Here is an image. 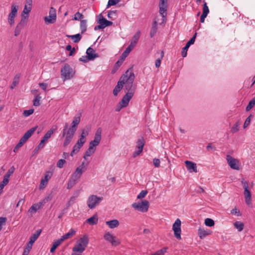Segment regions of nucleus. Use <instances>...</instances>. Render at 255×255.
<instances>
[{
  "mask_svg": "<svg viewBox=\"0 0 255 255\" xmlns=\"http://www.w3.org/2000/svg\"><path fill=\"white\" fill-rule=\"evenodd\" d=\"M134 78V74L131 69H128L120 78L123 87L125 86L127 91V93H131L132 95H133L135 90V87L133 85Z\"/></svg>",
  "mask_w": 255,
  "mask_h": 255,
  "instance_id": "1",
  "label": "nucleus"
},
{
  "mask_svg": "<svg viewBox=\"0 0 255 255\" xmlns=\"http://www.w3.org/2000/svg\"><path fill=\"white\" fill-rule=\"evenodd\" d=\"M88 235H85L76 241L72 249L71 255H82L89 244Z\"/></svg>",
  "mask_w": 255,
  "mask_h": 255,
  "instance_id": "2",
  "label": "nucleus"
},
{
  "mask_svg": "<svg viewBox=\"0 0 255 255\" xmlns=\"http://www.w3.org/2000/svg\"><path fill=\"white\" fill-rule=\"evenodd\" d=\"M75 74L74 70L68 64H65L61 69V75L64 80H67L72 78Z\"/></svg>",
  "mask_w": 255,
  "mask_h": 255,
  "instance_id": "3",
  "label": "nucleus"
},
{
  "mask_svg": "<svg viewBox=\"0 0 255 255\" xmlns=\"http://www.w3.org/2000/svg\"><path fill=\"white\" fill-rule=\"evenodd\" d=\"M102 200L103 197L91 195L88 198L87 204L89 209H93L99 206Z\"/></svg>",
  "mask_w": 255,
  "mask_h": 255,
  "instance_id": "4",
  "label": "nucleus"
},
{
  "mask_svg": "<svg viewBox=\"0 0 255 255\" xmlns=\"http://www.w3.org/2000/svg\"><path fill=\"white\" fill-rule=\"evenodd\" d=\"M131 206L134 209L144 213L148 211L149 203L147 200H142L141 202L133 203L131 205Z\"/></svg>",
  "mask_w": 255,
  "mask_h": 255,
  "instance_id": "5",
  "label": "nucleus"
},
{
  "mask_svg": "<svg viewBox=\"0 0 255 255\" xmlns=\"http://www.w3.org/2000/svg\"><path fill=\"white\" fill-rule=\"evenodd\" d=\"M102 128H99L97 129L95 132L94 139L89 143V147L96 149V146H98L102 139Z\"/></svg>",
  "mask_w": 255,
  "mask_h": 255,
  "instance_id": "6",
  "label": "nucleus"
},
{
  "mask_svg": "<svg viewBox=\"0 0 255 255\" xmlns=\"http://www.w3.org/2000/svg\"><path fill=\"white\" fill-rule=\"evenodd\" d=\"M241 182L244 189V194L245 196L246 203L248 205H250L252 204L251 193L249 190L248 182L247 181L245 180L244 179H242Z\"/></svg>",
  "mask_w": 255,
  "mask_h": 255,
  "instance_id": "7",
  "label": "nucleus"
},
{
  "mask_svg": "<svg viewBox=\"0 0 255 255\" xmlns=\"http://www.w3.org/2000/svg\"><path fill=\"white\" fill-rule=\"evenodd\" d=\"M18 6L13 4L11 6V11L8 15V22L11 25L14 24V18L17 15Z\"/></svg>",
  "mask_w": 255,
  "mask_h": 255,
  "instance_id": "8",
  "label": "nucleus"
},
{
  "mask_svg": "<svg viewBox=\"0 0 255 255\" xmlns=\"http://www.w3.org/2000/svg\"><path fill=\"white\" fill-rule=\"evenodd\" d=\"M227 162L230 167L233 169L239 170L240 169V161L237 159L233 158L230 155H227L226 156Z\"/></svg>",
  "mask_w": 255,
  "mask_h": 255,
  "instance_id": "9",
  "label": "nucleus"
},
{
  "mask_svg": "<svg viewBox=\"0 0 255 255\" xmlns=\"http://www.w3.org/2000/svg\"><path fill=\"white\" fill-rule=\"evenodd\" d=\"M56 19V9L53 7L50 9L49 15L44 17L45 22L46 23H54Z\"/></svg>",
  "mask_w": 255,
  "mask_h": 255,
  "instance_id": "10",
  "label": "nucleus"
},
{
  "mask_svg": "<svg viewBox=\"0 0 255 255\" xmlns=\"http://www.w3.org/2000/svg\"><path fill=\"white\" fill-rule=\"evenodd\" d=\"M172 229L175 237L179 240L181 239V221L177 219L173 225Z\"/></svg>",
  "mask_w": 255,
  "mask_h": 255,
  "instance_id": "11",
  "label": "nucleus"
},
{
  "mask_svg": "<svg viewBox=\"0 0 255 255\" xmlns=\"http://www.w3.org/2000/svg\"><path fill=\"white\" fill-rule=\"evenodd\" d=\"M81 176L74 172L71 175L67 184V189H70L72 188L79 180Z\"/></svg>",
  "mask_w": 255,
  "mask_h": 255,
  "instance_id": "12",
  "label": "nucleus"
},
{
  "mask_svg": "<svg viewBox=\"0 0 255 255\" xmlns=\"http://www.w3.org/2000/svg\"><path fill=\"white\" fill-rule=\"evenodd\" d=\"M104 238L106 241L111 243L113 246H117L120 244V241L117 240L116 237L110 232L106 233L104 236Z\"/></svg>",
  "mask_w": 255,
  "mask_h": 255,
  "instance_id": "13",
  "label": "nucleus"
},
{
  "mask_svg": "<svg viewBox=\"0 0 255 255\" xmlns=\"http://www.w3.org/2000/svg\"><path fill=\"white\" fill-rule=\"evenodd\" d=\"M32 5V0H26L25 4L24 5V9L22 12V18L25 20L28 17V16H24V14L28 15L31 11Z\"/></svg>",
  "mask_w": 255,
  "mask_h": 255,
  "instance_id": "14",
  "label": "nucleus"
},
{
  "mask_svg": "<svg viewBox=\"0 0 255 255\" xmlns=\"http://www.w3.org/2000/svg\"><path fill=\"white\" fill-rule=\"evenodd\" d=\"M159 13L163 17H165L167 14V0H160Z\"/></svg>",
  "mask_w": 255,
  "mask_h": 255,
  "instance_id": "15",
  "label": "nucleus"
},
{
  "mask_svg": "<svg viewBox=\"0 0 255 255\" xmlns=\"http://www.w3.org/2000/svg\"><path fill=\"white\" fill-rule=\"evenodd\" d=\"M86 141V140H83L80 138L78 140L77 143L73 146V150L71 152V155L72 156L79 151L80 149L83 146Z\"/></svg>",
  "mask_w": 255,
  "mask_h": 255,
  "instance_id": "16",
  "label": "nucleus"
},
{
  "mask_svg": "<svg viewBox=\"0 0 255 255\" xmlns=\"http://www.w3.org/2000/svg\"><path fill=\"white\" fill-rule=\"evenodd\" d=\"M197 33H196L187 42L186 45L183 48L182 51V56L185 57L187 56V50L191 44H194L195 41Z\"/></svg>",
  "mask_w": 255,
  "mask_h": 255,
  "instance_id": "17",
  "label": "nucleus"
},
{
  "mask_svg": "<svg viewBox=\"0 0 255 255\" xmlns=\"http://www.w3.org/2000/svg\"><path fill=\"white\" fill-rule=\"evenodd\" d=\"M140 32L139 31H137L132 37L130 43L128 45V47L130 48L131 49H133L134 47L136 46L137 41H138L140 37Z\"/></svg>",
  "mask_w": 255,
  "mask_h": 255,
  "instance_id": "18",
  "label": "nucleus"
},
{
  "mask_svg": "<svg viewBox=\"0 0 255 255\" xmlns=\"http://www.w3.org/2000/svg\"><path fill=\"white\" fill-rule=\"evenodd\" d=\"M98 17L99 19L98 20L97 22L99 24H101L104 28L106 26L112 25L113 22L107 20L106 18H104L101 14L99 15Z\"/></svg>",
  "mask_w": 255,
  "mask_h": 255,
  "instance_id": "19",
  "label": "nucleus"
},
{
  "mask_svg": "<svg viewBox=\"0 0 255 255\" xmlns=\"http://www.w3.org/2000/svg\"><path fill=\"white\" fill-rule=\"evenodd\" d=\"M88 164V163L83 162L80 165L77 167L74 172L81 176L82 174L86 170Z\"/></svg>",
  "mask_w": 255,
  "mask_h": 255,
  "instance_id": "20",
  "label": "nucleus"
},
{
  "mask_svg": "<svg viewBox=\"0 0 255 255\" xmlns=\"http://www.w3.org/2000/svg\"><path fill=\"white\" fill-rule=\"evenodd\" d=\"M37 128V127H33L28 130L21 138V140L25 142L28 138L33 134Z\"/></svg>",
  "mask_w": 255,
  "mask_h": 255,
  "instance_id": "21",
  "label": "nucleus"
},
{
  "mask_svg": "<svg viewBox=\"0 0 255 255\" xmlns=\"http://www.w3.org/2000/svg\"><path fill=\"white\" fill-rule=\"evenodd\" d=\"M186 168L187 170L190 172H197V166L196 164L188 160H186L185 162Z\"/></svg>",
  "mask_w": 255,
  "mask_h": 255,
  "instance_id": "22",
  "label": "nucleus"
},
{
  "mask_svg": "<svg viewBox=\"0 0 255 255\" xmlns=\"http://www.w3.org/2000/svg\"><path fill=\"white\" fill-rule=\"evenodd\" d=\"M133 95H131V93H126V94L123 97L122 101L120 103L125 107H126L128 105L129 102L132 98Z\"/></svg>",
  "mask_w": 255,
  "mask_h": 255,
  "instance_id": "23",
  "label": "nucleus"
},
{
  "mask_svg": "<svg viewBox=\"0 0 255 255\" xmlns=\"http://www.w3.org/2000/svg\"><path fill=\"white\" fill-rule=\"evenodd\" d=\"M26 23V20L22 18L21 20H20V22L17 25V26H16V27L15 28V31H14V32H15L14 35L15 36H17L19 34L21 29L23 27V26L25 25Z\"/></svg>",
  "mask_w": 255,
  "mask_h": 255,
  "instance_id": "24",
  "label": "nucleus"
},
{
  "mask_svg": "<svg viewBox=\"0 0 255 255\" xmlns=\"http://www.w3.org/2000/svg\"><path fill=\"white\" fill-rule=\"evenodd\" d=\"M43 205V203L42 202L34 204L29 208L28 212L31 214H33L35 213L36 211L39 209Z\"/></svg>",
  "mask_w": 255,
  "mask_h": 255,
  "instance_id": "25",
  "label": "nucleus"
},
{
  "mask_svg": "<svg viewBox=\"0 0 255 255\" xmlns=\"http://www.w3.org/2000/svg\"><path fill=\"white\" fill-rule=\"evenodd\" d=\"M75 234L76 231L74 229H71L67 233L61 236L60 240L63 242L64 241L71 238L72 237L75 235Z\"/></svg>",
  "mask_w": 255,
  "mask_h": 255,
  "instance_id": "26",
  "label": "nucleus"
},
{
  "mask_svg": "<svg viewBox=\"0 0 255 255\" xmlns=\"http://www.w3.org/2000/svg\"><path fill=\"white\" fill-rule=\"evenodd\" d=\"M86 54L91 60H94L95 58L98 57V54L95 53L94 50L91 47H89L87 49Z\"/></svg>",
  "mask_w": 255,
  "mask_h": 255,
  "instance_id": "27",
  "label": "nucleus"
},
{
  "mask_svg": "<svg viewBox=\"0 0 255 255\" xmlns=\"http://www.w3.org/2000/svg\"><path fill=\"white\" fill-rule=\"evenodd\" d=\"M76 131V130L71 128H69L68 130H66V129H63L62 136H67L73 138Z\"/></svg>",
  "mask_w": 255,
  "mask_h": 255,
  "instance_id": "28",
  "label": "nucleus"
},
{
  "mask_svg": "<svg viewBox=\"0 0 255 255\" xmlns=\"http://www.w3.org/2000/svg\"><path fill=\"white\" fill-rule=\"evenodd\" d=\"M106 224L110 228L114 229L119 226L120 223L118 220L114 219L111 221H106Z\"/></svg>",
  "mask_w": 255,
  "mask_h": 255,
  "instance_id": "29",
  "label": "nucleus"
},
{
  "mask_svg": "<svg viewBox=\"0 0 255 255\" xmlns=\"http://www.w3.org/2000/svg\"><path fill=\"white\" fill-rule=\"evenodd\" d=\"M98 217L97 214H95L92 217L87 219L86 222L90 225H94L97 224Z\"/></svg>",
  "mask_w": 255,
  "mask_h": 255,
  "instance_id": "30",
  "label": "nucleus"
},
{
  "mask_svg": "<svg viewBox=\"0 0 255 255\" xmlns=\"http://www.w3.org/2000/svg\"><path fill=\"white\" fill-rule=\"evenodd\" d=\"M57 127L56 126H53L44 135L43 138L46 140H48L53 132L57 129Z\"/></svg>",
  "mask_w": 255,
  "mask_h": 255,
  "instance_id": "31",
  "label": "nucleus"
},
{
  "mask_svg": "<svg viewBox=\"0 0 255 255\" xmlns=\"http://www.w3.org/2000/svg\"><path fill=\"white\" fill-rule=\"evenodd\" d=\"M80 117L79 116H75L74 118V120H73L71 126L70 127L76 130H77V126L80 123Z\"/></svg>",
  "mask_w": 255,
  "mask_h": 255,
  "instance_id": "32",
  "label": "nucleus"
},
{
  "mask_svg": "<svg viewBox=\"0 0 255 255\" xmlns=\"http://www.w3.org/2000/svg\"><path fill=\"white\" fill-rule=\"evenodd\" d=\"M198 233L200 238L201 239H204L211 234L210 231H206L202 228H199L198 230Z\"/></svg>",
  "mask_w": 255,
  "mask_h": 255,
  "instance_id": "33",
  "label": "nucleus"
},
{
  "mask_svg": "<svg viewBox=\"0 0 255 255\" xmlns=\"http://www.w3.org/2000/svg\"><path fill=\"white\" fill-rule=\"evenodd\" d=\"M41 231L42 230L41 229L37 230L36 232L30 237L29 242L34 243L40 236Z\"/></svg>",
  "mask_w": 255,
  "mask_h": 255,
  "instance_id": "34",
  "label": "nucleus"
},
{
  "mask_svg": "<svg viewBox=\"0 0 255 255\" xmlns=\"http://www.w3.org/2000/svg\"><path fill=\"white\" fill-rule=\"evenodd\" d=\"M123 86L122 84V80L120 79V80L118 82L117 85L115 87L114 90H113V94L115 96H117L119 92L122 89Z\"/></svg>",
  "mask_w": 255,
  "mask_h": 255,
  "instance_id": "35",
  "label": "nucleus"
},
{
  "mask_svg": "<svg viewBox=\"0 0 255 255\" xmlns=\"http://www.w3.org/2000/svg\"><path fill=\"white\" fill-rule=\"evenodd\" d=\"M20 77V74H17L14 76L13 81H12V84L11 85L10 87L11 89H14V87H16L18 85V84L19 83V82Z\"/></svg>",
  "mask_w": 255,
  "mask_h": 255,
  "instance_id": "36",
  "label": "nucleus"
},
{
  "mask_svg": "<svg viewBox=\"0 0 255 255\" xmlns=\"http://www.w3.org/2000/svg\"><path fill=\"white\" fill-rule=\"evenodd\" d=\"M145 141L143 137H141L139 138L136 142V148L140 149L143 150V146L144 145Z\"/></svg>",
  "mask_w": 255,
  "mask_h": 255,
  "instance_id": "37",
  "label": "nucleus"
},
{
  "mask_svg": "<svg viewBox=\"0 0 255 255\" xmlns=\"http://www.w3.org/2000/svg\"><path fill=\"white\" fill-rule=\"evenodd\" d=\"M67 36L70 38L74 43L79 42L82 38V35L79 33L75 35H67Z\"/></svg>",
  "mask_w": 255,
  "mask_h": 255,
  "instance_id": "38",
  "label": "nucleus"
},
{
  "mask_svg": "<svg viewBox=\"0 0 255 255\" xmlns=\"http://www.w3.org/2000/svg\"><path fill=\"white\" fill-rule=\"evenodd\" d=\"M62 242L60 241V239L59 240H56L55 241L53 245L50 249V252L52 253H53L55 252V250L56 248L60 246L62 244Z\"/></svg>",
  "mask_w": 255,
  "mask_h": 255,
  "instance_id": "39",
  "label": "nucleus"
},
{
  "mask_svg": "<svg viewBox=\"0 0 255 255\" xmlns=\"http://www.w3.org/2000/svg\"><path fill=\"white\" fill-rule=\"evenodd\" d=\"M87 21L86 19L81 20L80 22V29L81 33H84L87 30Z\"/></svg>",
  "mask_w": 255,
  "mask_h": 255,
  "instance_id": "40",
  "label": "nucleus"
},
{
  "mask_svg": "<svg viewBox=\"0 0 255 255\" xmlns=\"http://www.w3.org/2000/svg\"><path fill=\"white\" fill-rule=\"evenodd\" d=\"M157 54H160V56L156 60L155 63L156 67L158 68L160 66L161 61L164 56V52L163 51H161L160 52L159 51H157Z\"/></svg>",
  "mask_w": 255,
  "mask_h": 255,
  "instance_id": "41",
  "label": "nucleus"
},
{
  "mask_svg": "<svg viewBox=\"0 0 255 255\" xmlns=\"http://www.w3.org/2000/svg\"><path fill=\"white\" fill-rule=\"evenodd\" d=\"M157 29V22L155 21L152 24V26L151 27L150 32V35L151 37H152L155 35V33H156Z\"/></svg>",
  "mask_w": 255,
  "mask_h": 255,
  "instance_id": "42",
  "label": "nucleus"
},
{
  "mask_svg": "<svg viewBox=\"0 0 255 255\" xmlns=\"http://www.w3.org/2000/svg\"><path fill=\"white\" fill-rule=\"evenodd\" d=\"M234 225L235 227L238 230L239 232H241L244 227V224L240 221H236L234 223Z\"/></svg>",
  "mask_w": 255,
  "mask_h": 255,
  "instance_id": "43",
  "label": "nucleus"
},
{
  "mask_svg": "<svg viewBox=\"0 0 255 255\" xmlns=\"http://www.w3.org/2000/svg\"><path fill=\"white\" fill-rule=\"evenodd\" d=\"M9 180V179L3 177V180L0 183V194L1 193L4 187L8 183Z\"/></svg>",
  "mask_w": 255,
  "mask_h": 255,
  "instance_id": "44",
  "label": "nucleus"
},
{
  "mask_svg": "<svg viewBox=\"0 0 255 255\" xmlns=\"http://www.w3.org/2000/svg\"><path fill=\"white\" fill-rule=\"evenodd\" d=\"M95 149L89 146L88 149L87 150L84 154V156L83 157L84 158L86 159L87 157H89L91 155H92L95 152Z\"/></svg>",
  "mask_w": 255,
  "mask_h": 255,
  "instance_id": "45",
  "label": "nucleus"
},
{
  "mask_svg": "<svg viewBox=\"0 0 255 255\" xmlns=\"http://www.w3.org/2000/svg\"><path fill=\"white\" fill-rule=\"evenodd\" d=\"M89 129L88 128H85L82 130L80 139L86 140V137L89 134Z\"/></svg>",
  "mask_w": 255,
  "mask_h": 255,
  "instance_id": "46",
  "label": "nucleus"
},
{
  "mask_svg": "<svg viewBox=\"0 0 255 255\" xmlns=\"http://www.w3.org/2000/svg\"><path fill=\"white\" fill-rule=\"evenodd\" d=\"M62 137L64 138V142H63V146L66 147L71 142L73 137L67 136H62Z\"/></svg>",
  "mask_w": 255,
  "mask_h": 255,
  "instance_id": "47",
  "label": "nucleus"
},
{
  "mask_svg": "<svg viewBox=\"0 0 255 255\" xmlns=\"http://www.w3.org/2000/svg\"><path fill=\"white\" fill-rule=\"evenodd\" d=\"M241 123L239 121L237 122L236 124L232 128L231 131L232 133L237 132L239 130V127Z\"/></svg>",
  "mask_w": 255,
  "mask_h": 255,
  "instance_id": "48",
  "label": "nucleus"
},
{
  "mask_svg": "<svg viewBox=\"0 0 255 255\" xmlns=\"http://www.w3.org/2000/svg\"><path fill=\"white\" fill-rule=\"evenodd\" d=\"M15 171V168L13 166H11L8 170L6 174L4 175V177L5 178L9 179V177L14 173Z\"/></svg>",
  "mask_w": 255,
  "mask_h": 255,
  "instance_id": "49",
  "label": "nucleus"
},
{
  "mask_svg": "<svg viewBox=\"0 0 255 255\" xmlns=\"http://www.w3.org/2000/svg\"><path fill=\"white\" fill-rule=\"evenodd\" d=\"M167 250V248L164 247L159 250H158L155 253L151 255H164L165 253H166Z\"/></svg>",
  "mask_w": 255,
  "mask_h": 255,
  "instance_id": "50",
  "label": "nucleus"
},
{
  "mask_svg": "<svg viewBox=\"0 0 255 255\" xmlns=\"http://www.w3.org/2000/svg\"><path fill=\"white\" fill-rule=\"evenodd\" d=\"M255 98H253L252 100H251L248 105V106L246 107V111L247 112L250 111L252 108L255 106Z\"/></svg>",
  "mask_w": 255,
  "mask_h": 255,
  "instance_id": "51",
  "label": "nucleus"
},
{
  "mask_svg": "<svg viewBox=\"0 0 255 255\" xmlns=\"http://www.w3.org/2000/svg\"><path fill=\"white\" fill-rule=\"evenodd\" d=\"M214 221L212 219L207 218L205 220V224L207 226L212 227L214 225Z\"/></svg>",
  "mask_w": 255,
  "mask_h": 255,
  "instance_id": "52",
  "label": "nucleus"
},
{
  "mask_svg": "<svg viewBox=\"0 0 255 255\" xmlns=\"http://www.w3.org/2000/svg\"><path fill=\"white\" fill-rule=\"evenodd\" d=\"M40 99H41V97L39 95L35 96V98L33 100V105L34 106H39L40 104Z\"/></svg>",
  "mask_w": 255,
  "mask_h": 255,
  "instance_id": "53",
  "label": "nucleus"
},
{
  "mask_svg": "<svg viewBox=\"0 0 255 255\" xmlns=\"http://www.w3.org/2000/svg\"><path fill=\"white\" fill-rule=\"evenodd\" d=\"M84 17V15L80 13L79 12H77L75 15H74V16L73 18V20H79L80 19H81L82 18H83Z\"/></svg>",
  "mask_w": 255,
  "mask_h": 255,
  "instance_id": "54",
  "label": "nucleus"
},
{
  "mask_svg": "<svg viewBox=\"0 0 255 255\" xmlns=\"http://www.w3.org/2000/svg\"><path fill=\"white\" fill-rule=\"evenodd\" d=\"M120 1V0H109L107 8L111 6L115 5Z\"/></svg>",
  "mask_w": 255,
  "mask_h": 255,
  "instance_id": "55",
  "label": "nucleus"
},
{
  "mask_svg": "<svg viewBox=\"0 0 255 255\" xmlns=\"http://www.w3.org/2000/svg\"><path fill=\"white\" fill-rule=\"evenodd\" d=\"M131 50L132 49L128 47L122 55V58L124 59L127 57Z\"/></svg>",
  "mask_w": 255,
  "mask_h": 255,
  "instance_id": "56",
  "label": "nucleus"
},
{
  "mask_svg": "<svg viewBox=\"0 0 255 255\" xmlns=\"http://www.w3.org/2000/svg\"><path fill=\"white\" fill-rule=\"evenodd\" d=\"M25 142L24 141L20 139L19 142L16 144V145L14 148L13 151L15 152H16L18 150V149L23 145V144Z\"/></svg>",
  "mask_w": 255,
  "mask_h": 255,
  "instance_id": "57",
  "label": "nucleus"
},
{
  "mask_svg": "<svg viewBox=\"0 0 255 255\" xmlns=\"http://www.w3.org/2000/svg\"><path fill=\"white\" fill-rule=\"evenodd\" d=\"M46 142H47V140L42 138V139L41 140L40 142L38 144V146L35 149V150H36L37 148L38 150L39 149H41V148H43L44 146H45V144Z\"/></svg>",
  "mask_w": 255,
  "mask_h": 255,
  "instance_id": "58",
  "label": "nucleus"
},
{
  "mask_svg": "<svg viewBox=\"0 0 255 255\" xmlns=\"http://www.w3.org/2000/svg\"><path fill=\"white\" fill-rule=\"evenodd\" d=\"M147 194V190H142L139 194L137 195V199H142L144 198L146 194Z\"/></svg>",
  "mask_w": 255,
  "mask_h": 255,
  "instance_id": "59",
  "label": "nucleus"
},
{
  "mask_svg": "<svg viewBox=\"0 0 255 255\" xmlns=\"http://www.w3.org/2000/svg\"><path fill=\"white\" fill-rule=\"evenodd\" d=\"M52 174V172L51 171H47L45 174L43 179L45 180V181L48 182V181L51 178Z\"/></svg>",
  "mask_w": 255,
  "mask_h": 255,
  "instance_id": "60",
  "label": "nucleus"
},
{
  "mask_svg": "<svg viewBox=\"0 0 255 255\" xmlns=\"http://www.w3.org/2000/svg\"><path fill=\"white\" fill-rule=\"evenodd\" d=\"M209 12V9L207 6V3L206 2H204L203 4V12L202 13L208 15Z\"/></svg>",
  "mask_w": 255,
  "mask_h": 255,
  "instance_id": "61",
  "label": "nucleus"
},
{
  "mask_svg": "<svg viewBox=\"0 0 255 255\" xmlns=\"http://www.w3.org/2000/svg\"><path fill=\"white\" fill-rule=\"evenodd\" d=\"M66 163V161L64 159H61L58 160L57 163V166L60 168H61L63 167L64 164Z\"/></svg>",
  "mask_w": 255,
  "mask_h": 255,
  "instance_id": "62",
  "label": "nucleus"
},
{
  "mask_svg": "<svg viewBox=\"0 0 255 255\" xmlns=\"http://www.w3.org/2000/svg\"><path fill=\"white\" fill-rule=\"evenodd\" d=\"M33 112H34V110H33V109L25 110L23 112V115L25 117H28V116L31 115V114H32L33 113Z\"/></svg>",
  "mask_w": 255,
  "mask_h": 255,
  "instance_id": "63",
  "label": "nucleus"
},
{
  "mask_svg": "<svg viewBox=\"0 0 255 255\" xmlns=\"http://www.w3.org/2000/svg\"><path fill=\"white\" fill-rule=\"evenodd\" d=\"M252 116V115H251L249 117H248L245 123H244V128H247L250 124V123H251V117Z\"/></svg>",
  "mask_w": 255,
  "mask_h": 255,
  "instance_id": "64",
  "label": "nucleus"
}]
</instances>
